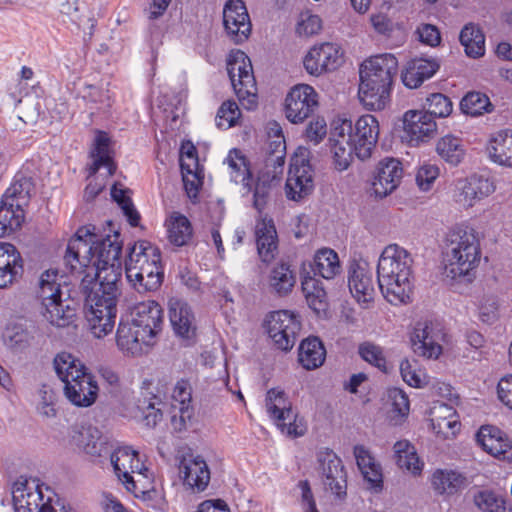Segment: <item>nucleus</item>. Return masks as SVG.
I'll return each instance as SVG.
<instances>
[{"label": "nucleus", "mask_w": 512, "mask_h": 512, "mask_svg": "<svg viewBox=\"0 0 512 512\" xmlns=\"http://www.w3.org/2000/svg\"><path fill=\"white\" fill-rule=\"evenodd\" d=\"M136 451L128 446L118 447L110 451V461L118 479L125 485L126 489L134 494H145L144 489H139L141 479H135L129 474V465L133 463Z\"/></svg>", "instance_id": "31"}, {"label": "nucleus", "mask_w": 512, "mask_h": 512, "mask_svg": "<svg viewBox=\"0 0 512 512\" xmlns=\"http://www.w3.org/2000/svg\"><path fill=\"white\" fill-rule=\"evenodd\" d=\"M433 489L440 495L452 496L464 490L469 482L465 474L453 469H437L431 479Z\"/></svg>", "instance_id": "38"}, {"label": "nucleus", "mask_w": 512, "mask_h": 512, "mask_svg": "<svg viewBox=\"0 0 512 512\" xmlns=\"http://www.w3.org/2000/svg\"><path fill=\"white\" fill-rule=\"evenodd\" d=\"M267 333L275 347L290 351L301 330V322L295 313L288 310L271 312L266 320Z\"/></svg>", "instance_id": "11"}, {"label": "nucleus", "mask_w": 512, "mask_h": 512, "mask_svg": "<svg viewBox=\"0 0 512 512\" xmlns=\"http://www.w3.org/2000/svg\"><path fill=\"white\" fill-rule=\"evenodd\" d=\"M443 338L439 324L432 321L418 322L411 335L412 349L419 356L437 359L442 354Z\"/></svg>", "instance_id": "13"}, {"label": "nucleus", "mask_w": 512, "mask_h": 512, "mask_svg": "<svg viewBox=\"0 0 512 512\" xmlns=\"http://www.w3.org/2000/svg\"><path fill=\"white\" fill-rule=\"evenodd\" d=\"M439 68L440 64L434 58L411 59L401 70L402 83L409 89H416L433 77Z\"/></svg>", "instance_id": "28"}, {"label": "nucleus", "mask_w": 512, "mask_h": 512, "mask_svg": "<svg viewBox=\"0 0 512 512\" xmlns=\"http://www.w3.org/2000/svg\"><path fill=\"white\" fill-rule=\"evenodd\" d=\"M223 25L226 34L235 44H241L249 38L252 25L242 0L226 2L223 8Z\"/></svg>", "instance_id": "14"}, {"label": "nucleus", "mask_w": 512, "mask_h": 512, "mask_svg": "<svg viewBox=\"0 0 512 512\" xmlns=\"http://www.w3.org/2000/svg\"><path fill=\"white\" fill-rule=\"evenodd\" d=\"M131 322L142 332L141 335L155 342L156 336L162 330L163 310L152 300L141 302L134 307Z\"/></svg>", "instance_id": "21"}, {"label": "nucleus", "mask_w": 512, "mask_h": 512, "mask_svg": "<svg viewBox=\"0 0 512 512\" xmlns=\"http://www.w3.org/2000/svg\"><path fill=\"white\" fill-rule=\"evenodd\" d=\"M31 327V321L24 317H17L10 321L2 335L5 347L15 355L25 353L32 341Z\"/></svg>", "instance_id": "26"}, {"label": "nucleus", "mask_w": 512, "mask_h": 512, "mask_svg": "<svg viewBox=\"0 0 512 512\" xmlns=\"http://www.w3.org/2000/svg\"><path fill=\"white\" fill-rule=\"evenodd\" d=\"M55 373L63 385V394L70 404L78 408L94 405L99 385L86 365L73 354L62 351L53 360Z\"/></svg>", "instance_id": "5"}, {"label": "nucleus", "mask_w": 512, "mask_h": 512, "mask_svg": "<svg viewBox=\"0 0 512 512\" xmlns=\"http://www.w3.org/2000/svg\"><path fill=\"white\" fill-rule=\"evenodd\" d=\"M160 250L149 241H138L131 248L125 262L127 277H137L139 270L153 263H160Z\"/></svg>", "instance_id": "30"}, {"label": "nucleus", "mask_w": 512, "mask_h": 512, "mask_svg": "<svg viewBox=\"0 0 512 512\" xmlns=\"http://www.w3.org/2000/svg\"><path fill=\"white\" fill-rule=\"evenodd\" d=\"M92 164L89 167V175L92 176L97 173L101 167H106L108 175H113L116 166L110 155V138L107 133L97 131L93 142V149L91 150Z\"/></svg>", "instance_id": "40"}, {"label": "nucleus", "mask_w": 512, "mask_h": 512, "mask_svg": "<svg viewBox=\"0 0 512 512\" xmlns=\"http://www.w3.org/2000/svg\"><path fill=\"white\" fill-rule=\"evenodd\" d=\"M379 136V123L375 116H361L347 134L354 147V154L360 160L371 157Z\"/></svg>", "instance_id": "15"}, {"label": "nucleus", "mask_w": 512, "mask_h": 512, "mask_svg": "<svg viewBox=\"0 0 512 512\" xmlns=\"http://www.w3.org/2000/svg\"><path fill=\"white\" fill-rule=\"evenodd\" d=\"M168 240L171 244L181 247L192 240L193 229L188 218L179 212H173L166 221Z\"/></svg>", "instance_id": "46"}, {"label": "nucleus", "mask_w": 512, "mask_h": 512, "mask_svg": "<svg viewBox=\"0 0 512 512\" xmlns=\"http://www.w3.org/2000/svg\"><path fill=\"white\" fill-rule=\"evenodd\" d=\"M403 176L402 164L395 158H385L377 166V174L372 183L376 196L383 198L392 193Z\"/></svg>", "instance_id": "24"}, {"label": "nucleus", "mask_w": 512, "mask_h": 512, "mask_svg": "<svg viewBox=\"0 0 512 512\" xmlns=\"http://www.w3.org/2000/svg\"><path fill=\"white\" fill-rule=\"evenodd\" d=\"M72 442L87 455L97 458L110 453L108 441L96 427H81L73 431Z\"/></svg>", "instance_id": "32"}, {"label": "nucleus", "mask_w": 512, "mask_h": 512, "mask_svg": "<svg viewBox=\"0 0 512 512\" xmlns=\"http://www.w3.org/2000/svg\"><path fill=\"white\" fill-rule=\"evenodd\" d=\"M476 441L485 452L496 459L512 462V444L497 427L482 426L476 435Z\"/></svg>", "instance_id": "23"}, {"label": "nucleus", "mask_w": 512, "mask_h": 512, "mask_svg": "<svg viewBox=\"0 0 512 512\" xmlns=\"http://www.w3.org/2000/svg\"><path fill=\"white\" fill-rule=\"evenodd\" d=\"M34 505L37 508V512H69L64 506L57 510V506H60V499L58 495L47 485L41 483L37 484L34 490Z\"/></svg>", "instance_id": "52"}, {"label": "nucleus", "mask_w": 512, "mask_h": 512, "mask_svg": "<svg viewBox=\"0 0 512 512\" xmlns=\"http://www.w3.org/2000/svg\"><path fill=\"white\" fill-rule=\"evenodd\" d=\"M278 178L275 174L271 175L269 172H262L257 179L254 189V207L261 212L271 196L273 187L277 185Z\"/></svg>", "instance_id": "53"}, {"label": "nucleus", "mask_w": 512, "mask_h": 512, "mask_svg": "<svg viewBox=\"0 0 512 512\" xmlns=\"http://www.w3.org/2000/svg\"><path fill=\"white\" fill-rule=\"evenodd\" d=\"M311 166L302 157L291 159L285 190L288 199L299 201L308 196L313 190Z\"/></svg>", "instance_id": "16"}, {"label": "nucleus", "mask_w": 512, "mask_h": 512, "mask_svg": "<svg viewBox=\"0 0 512 512\" xmlns=\"http://www.w3.org/2000/svg\"><path fill=\"white\" fill-rule=\"evenodd\" d=\"M96 235L89 227L78 229L67 244L64 260L70 271L80 279L87 273L95 258L94 243Z\"/></svg>", "instance_id": "9"}, {"label": "nucleus", "mask_w": 512, "mask_h": 512, "mask_svg": "<svg viewBox=\"0 0 512 512\" xmlns=\"http://www.w3.org/2000/svg\"><path fill=\"white\" fill-rule=\"evenodd\" d=\"M487 149L493 162L512 167V129L501 130L493 134Z\"/></svg>", "instance_id": "41"}, {"label": "nucleus", "mask_w": 512, "mask_h": 512, "mask_svg": "<svg viewBox=\"0 0 512 512\" xmlns=\"http://www.w3.org/2000/svg\"><path fill=\"white\" fill-rule=\"evenodd\" d=\"M352 131V122L342 120L334 123L331 131V150L333 153L334 165L338 171L348 169L352 160L354 147L347 134Z\"/></svg>", "instance_id": "20"}, {"label": "nucleus", "mask_w": 512, "mask_h": 512, "mask_svg": "<svg viewBox=\"0 0 512 512\" xmlns=\"http://www.w3.org/2000/svg\"><path fill=\"white\" fill-rule=\"evenodd\" d=\"M425 113H429L431 117H447L451 114L453 105L451 100L442 93H432L426 98L423 105Z\"/></svg>", "instance_id": "58"}, {"label": "nucleus", "mask_w": 512, "mask_h": 512, "mask_svg": "<svg viewBox=\"0 0 512 512\" xmlns=\"http://www.w3.org/2000/svg\"><path fill=\"white\" fill-rule=\"evenodd\" d=\"M400 373L404 382L414 388H423L429 384V376L416 361L404 359L400 363Z\"/></svg>", "instance_id": "54"}, {"label": "nucleus", "mask_w": 512, "mask_h": 512, "mask_svg": "<svg viewBox=\"0 0 512 512\" xmlns=\"http://www.w3.org/2000/svg\"><path fill=\"white\" fill-rule=\"evenodd\" d=\"M436 151L441 159L453 166L458 165L465 155L462 140L453 135L440 138L436 144Z\"/></svg>", "instance_id": "49"}, {"label": "nucleus", "mask_w": 512, "mask_h": 512, "mask_svg": "<svg viewBox=\"0 0 512 512\" xmlns=\"http://www.w3.org/2000/svg\"><path fill=\"white\" fill-rule=\"evenodd\" d=\"M318 460L325 489L331 491L338 499L345 498L347 480L341 459L334 452L326 450L319 453Z\"/></svg>", "instance_id": "19"}, {"label": "nucleus", "mask_w": 512, "mask_h": 512, "mask_svg": "<svg viewBox=\"0 0 512 512\" xmlns=\"http://www.w3.org/2000/svg\"><path fill=\"white\" fill-rule=\"evenodd\" d=\"M459 39L469 57L478 58L484 55L485 36L477 25L466 24L460 32Z\"/></svg>", "instance_id": "48"}, {"label": "nucleus", "mask_w": 512, "mask_h": 512, "mask_svg": "<svg viewBox=\"0 0 512 512\" xmlns=\"http://www.w3.org/2000/svg\"><path fill=\"white\" fill-rule=\"evenodd\" d=\"M306 272L310 275H319L324 279H333L340 272V262L337 253L330 248H322L318 250L313 261L304 262Z\"/></svg>", "instance_id": "39"}, {"label": "nucleus", "mask_w": 512, "mask_h": 512, "mask_svg": "<svg viewBox=\"0 0 512 512\" xmlns=\"http://www.w3.org/2000/svg\"><path fill=\"white\" fill-rule=\"evenodd\" d=\"M342 61V52L337 44L322 43L312 47L304 58L306 71L314 76L336 70Z\"/></svg>", "instance_id": "17"}, {"label": "nucleus", "mask_w": 512, "mask_h": 512, "mask_svg": "<svg viewBox=\"0 0 512 512\" xmlns=\"http://www.w3.org/2000/svg\"><path fill=\"white\" fill-rule=\"evenodd\" d=\"M180 153V166L182 173H190L193 172V169H198L199 163L197 150L192 143L187 142L182 144Z\"/></svg>", "instance_id": "64"}, {"label": "nucleus", "mask_w": 512, "mask_h": 512, "mask_svg": "<svg viewBox=\"0 0 512 512\" xmlns=\"http://www.w3.org/2000/svg\"><path fill=\"white\" fill-rule=\"evenodd\" d=\"M326 357V350L317 337H310L303 340L299 347L298 360L306 370H313L320 367Z\"/></svg>", "instance_id": "45"}, {"label": "nucleus", "mask_w": 512, "mask_h": 512, "mask_svg": "<svg viewBox=\"0 0 512 512\" xmlns=\"http://www.w3.org/2000/svg\"><path fill=\"white\" fill-rule=\"evenodd\" d=\"M121 250L122 245L119 241L118 233L113 236H107L101 240H96V243H94L95 258L86 274H89L91 270L97 273V275L103 270H113L115 273L121 274Z\"/></svg>", "instance_id": "18"}, {"label": "nucleus", "mask_w": 512, "mask_h": 512, "mask_svg": "<svg viewBox=\"0 0 512 512\" xmlns=\"http://www.w3.org/2000/svg\"><path fill=\"white\" fill-rule=\"evenodd\" d=\"M266 409L282 432L295 437L304 435L306 426L292 410L291 403L284 391L275 388L270 389L266 395Z\"/></svg>", "instance_id": "10"}, {"label": "nucleus", "mask_w": 512, "mask_h": 512, "mask_svg": "<svg viewBox=\"0 0 512 512\" xmlns=\"http://www.w3.org/2000/svg\"><path fill=\"white\" fill-rule=\"evenodd\" d=\"M397 68L396 57L389 53L375 55L362 62L358 96L366 109L383 110L389 104Z\"/></svg>", "instance_id": "3"}, {"label": "nucleus", "mask_w": 512, "mask_h": 512, "mask_svg": "<svg viewBox=\"0 0 512 512\" xmlns=\"http://www.w3.org/2000/svg\"><path fill=\"white\" fill-rule=\"evenodd\" d=\"M433 431L444 439L455 437L460 430L456 410L445 403H435L430 411Z\"/></svg>", "instance_id": "33"}, {"label": "nucleus", "mask_w": 512, "mask_h": 512, "mask_svg": "<svg viewBox=\"0 0 512 512\" xmlns=\"http://www.w3.org/2000/svg\"><path fill=\"white\" fill-rule=\"evenodd\" d=\"M184 484L196 491H203L210 482V470L206 461L199 455L183 458L179 466Z\"/></svg>", "instance_id": "29"}, {"label": "nucleus", "mask_w": 512, "mask_h": 512, "mask_svg": "<svg viewBox=\"0 0 512 512\" xmlns=\"http://www.w3.org/2000/svg\"><path fill=\"white\" fill-rule=\"evenodd\" d=\"M302 290L309 307L317 314L325 312L327 308V294L322 283L306 272V265L302 266Z\"/></svg>", "instance_id": "43"}, {"label": "nucleus", "mask_w": 512, "mask_h": 512, "mask_svg": "<svg viewBox=\"0 0 512 512\" xmlns=\"http://www.w3.org/2000/svg\"><path fill=\"white\" fill-rule=\"evenodd\" d=\"M32 174L29 168L16 173L10 187L0 200V238L21 229L31 202Z\"/></svg>", "instance_id": "6"}, {"label": "nucleus", "mask_w": 512, "mask_h": 512, "mask_svg": "<svg viewBox=\"0 0 512 512\" xmlns=\"http://www.w3.org/2000/svg\"><path fill=\"white\" fill-rule=\"evenodd\" d=\"M23 259L11 243L0 242V290L10 287L23 275Z\"/></svg>", "instance_id": "27"}, {"label": "nucleus", "mask_w": 512, "mask_h": 512, "mask_svg": "<svg viewBox=\"0 0 512 512\" xmlns=\"http://www.w3.org/2000/svg\"><path fill=\"white\" fill-rule=\"evenodd\" d=\"M61 279L58 270H47L42 273L37 298L41 303V315L54 326L66 327L75 317V310L68 304H63Z\"/></svg>", "instance_id": "7"}, {"label": "nucleus", "mask_w": 512, "mask_h": 512, "mask_svg": "<svg viewBox=\"0 0 512 512\" xmlns=\"http://www.w3.org/2000/svg\"><path fill=\"white\" fill-rule=\"evenodd\" d=\"M226 163L230 170L231 180L250 187L251 173L246 158L241 151L237 149L231 150L226 158Z\"/></svg>", "instance_id": "51"}, {"label": "nucleus", "mask_w": 512, "mask_h": 512, "mask_svg": "<svg viewBox=\"0 0 512 512\" xmlns=\"http://www.w3.org/2000/svg\"><path fill=\"white\" fill-rule=\"evenodd\" d=\"M491 106L489 98L480 92H469L460 102V108L463 113L471 116H478L484 112H489Z\"/></svg>", "instance_id": "55"}, {"label": "nucleus", "mask_w": 512, "mask_h": 512, "mask_svg": "<svg viewBox=\"0 0 512 512\" xmlns=\"http://www.w3.org/2000/svg\"><path fill=\"white\" fill-rule=\"evenodd\" d=\"M111 196L122 209L124 215L127 217L128 222L132 226H137L139 224L140 215L134 208L130 197L126 195V191L113 186L111 190Z\"/></svg>", "instance_id": "60"}, {"label": "nucleus", "mask_w": 512, "mask_h": 512, "mask_svg": "<svg viewBox=\"0 0 512 512\" xmlns=\"http://www.w3.org/2000/svg\"><path fill=\"white\" fill-rule=\"evenodd\" d=\"M395 460L399 468L412 472L420 473L423 464L417 456L414 446L408 441L401 440L394 444Z\"/></svg>", "instance_id": "50"}, {"label": "nucleus", "mask_w": 512, "mask_h": 512, "mask_svg": "<svg viewBox=\"0 0 512 512\" xmlns=\"http://www.w3.org/2000/svg\"><path fill=\"white\" fill-rule=\"evenodd\" d=\"M141 333L132 322H120L116 333L118 348L127 355L142 354L143 346L153 345L154 342Z\"/></svg>", "instance_id": "34"}, {"label": "nucleus", "mask_w": 512, "mask_h": 512, "mask_svg": "<svg viewBox=\"0 0 512 512\" xmlns=\"http://www.w3.org/2000/svg\"><path fill=\"white\" fill-rule=\"evenodd\" d=\"M413 259L397 244H390L381 253L377 265L379 289L391 304L406 303L412 290Z\"/></svg>", "instance_id": "4"}, {"label": "nucleus", "mask_w": 512, "mask_h": 512, "mask_svg": "<svg viewBox=\"0 0 512 512\" xmlns=\"http://www.w3.org/2000/svg\"><path fill=\"white\" fill-rule=\"evenodd\" d=\"M239 116L240 110L236 102L226 101L220 106L218 110L217 125L218 127L230 128L235 125Z\"/></svg>", "instance_id": "62"}, {"label": "nucleus", "mask_w": 512, "mask_h": 512, "mask_svg": "<svg viewBox=\"0 0 512 512\" xmlns=\"http://www.w3.org/2000/svg\"><path fill=\"white\" fill-rule=\"evenodd\" d=\"M443 255L445 277L472 281L482 256L478 232L467 224L452 227L445 237Z\"/></svg>", "instance_id": "2"}, {"label": "nucleus", "mask_w": 512, "mask_h": 512, "mask_svg": "<svg viewBox=\"0 0 512 512\" xmlns=\"http://www.w3.org/2000/svg\"><path fill=\"white\" fill-rule=\"evenodd\" d=\"M359 354L363 360L380 370L386 369V359L380 346L365 342L359 346Z\"/></svg>", "instance_id": "61"}, {"label": "nucleus", "mask_w": 512, "mask_h": 512, "mask_svg": "<svg viewBox=\"0 0 512 512\" xmlns=\"http://www.w3.org/2000/svg\"><path fill=\"white\" fill-rule=\"evenodd\" d=\"M30 496L28 479L20 476L12 485V500L15 512H31Z\"/></svg>", "instance_id": "57"}, {"label": "nucleus", "mask_w": 512, "mask_h": 512, "mask_svg": "<svg viewBox=\"0 0 512 512\" xmlns=\"http://www.w3.org/2000/svg\"><path fill=\"white\" fill-rule=\"evenodd\" d=\"M163 278V270L160 263L146 265L139 270V275L135 277H127L128 282L139 293L155 291L161 285Z\"/></svg>", "instance_id": "47"}, {"label": "nucleus", "mask_w": 512, "mask_h": 512, "mask_svg": "<svg viewBox=\"0 0 512 512\" xmlns=\"http://www.w3.org/2000/svg\"><path fill=\"white\" fill-rule=\"evenodd\" d=\"M403 129L408 141L417 145L431 138L437 129L435 120L429 113L420 110H409L403 117Z\"/></svg>", "instance_id": "25"}, {"label": "nucleus", "mask_w": 512, "mask_h": 512, "mask_svg": "<svg viewBox=\"0 0 512 512\" xmlns=\"http://www.w3.org/2000/svg\"><path fill=\"white\" fill-rule=\"evenodd\" d=\"M31 78L32 69L30 67L23 66L20 78L9 88V96L14 101L15 106L20 104L23 98L29 97L32 90V87L29 84V80Z\"/></svg>", "instance_id": "59"}, {"label": "nucleus", "mask_w": 512, "mask_h": 512, "mask_svg": "<svg viewBox=\"0 0 512 512\" xmlns=\"http://www.w3.org/2000/svg\"><path fill=\"white\" fill-rule=\"evenodd\" d=\"M318 106V95L307 84L294 86L285 99L286 118L294 124L302 123Z\"/></svg>", "instance_id": "12"}, {"label": "nucleus", "mask_w": 512, "mask_h": 512, "mask_svg": "<svg viewBox=\"0 0 512 512\" xmlns=\"http://www.w3.org/2000/svg\"><path fill=\"white\" fill-rule=\"evenodd\" d=\"M227 72L240 104L247 110L257 106V86L249 57L241 50L231 52Z\"/></svg>", "instance_id": "8"}, {"label": "nucleus", "mask_w": 512, "mask_h": 512, "mask_svg": "<svg viewBox=\"0 0 512 512\" xmlns=\"http://www.w3.org/2000/svg\"><path fill=\"white\" fill-rule=\"evenodd\" d=\"M169 318L177 336L183 339H191L195 335V319L187 303L177 299L170 300Z\"/></svg>", "instance_id": "35"}, {"label": "nucleus", "mask_w": 512, "mask_h": 512, "mask_svg": "<svg viewBox=\"0 0 512 512\" xmlns=\"http://www.w3.org/2000/svg\"><path fill=\"white\" fill-rule=\"evenodd\" d=\"M474 504L483 512H509L505 500L489 490H482L475 493Z\"/></svg>", "instance_id": "56"}, {"label": "nucleus", "mask_w": 512, "mask_h": 512, "mask_svg": "<svg viewBox=\"0 0 512 512\" xmlns=\"http://www.w3.org/2000/svg\"><path fill=\"white\" fill-rule=\"evenodd\" d=\"M440 173L439 167L435 164H423L417 171L416 182L423 191L431 189L434 181Z\"/></svg>", "instance_id": "63"}, {"label": "nucleus", "mask_w": 512, "mask_h": 512, "mask_svg": "<svg viewBox=\"0 0 512 512\" xmlns=\"http://www.w3.org/2000/svg\"><path fill=\"white\" fill-rule=\"evenodd\" d=\"M354 456L364 479L374 488L381 487V466L376 462L370 451L363 445H356L354 447Z\"/></svg>", "instance_id": "44"}, {"label": "nucleus", "mask_w": 512, "mask_h": 512, "mask_svg": "<svg viewBox=\"0 0 512 512\" xmlns=\"http://www.w3.org/2000/svg\"><path fill=\"white\" fill-rule=\"evenodd\" d=\"M121 276L113 270H103L98 275L91 270L81 278L79 290L85 299V316L96 338L105 337L114 328Z\"/></svg>", "instance_id": "1"}, {"label": "nucleus", "mask_w": 512, "mask_h": 512, "mask_svg": "<svg viewBox=\"0 0 512 512\" xmlns=\"http://www.w3.org/2000/svg\"><path fill=\"white\" fill-rule=\"evenodd\" d=\"M257 251L262 262H271L278 250L277 232L271 219H262L255 227Z\"/></svg>", "instance_id": "36"}, {"label": "nucleus", "mask_w": 512, "mask_h": 512, "mask_svg": "<svg viewBox=\"0 0 512 512\" xmlns=\"http://www.w3.org/2000/svg\"><path fill=\"white\" fill-rule=\"evenodd\" d=\"M495 191L494 183L487 177L472 175L458 181L455 201L464 208L472 207L477 201Z\"/></svg>", "instance_id": "22"}, {"label": "nucleus", "mask_w": 512, "mask_h": 512, "mask_svg": "<svg viewBox=\"0 0 512 512\" xmlns=\"http://www.w3.org/2000/svg\"><path fill=\"white\" fill-rule=\"evenodd\" d=\"M348 286L359 303H370L375 295L371 273L363 266H352L349 271Z\"/></svg>", "instance_id": "37"}, {"label": "nucleus", "mask_w": 512, "mask_h": 512, "mask_svg": "<svg viewBox=\"0 0 512 512\" xmlns=\"http://www.w3.org/2000/svg\"><path fill=\"white\" fill-rule=\"evenodd\" d=\"M267 283L272 293L286 296L292 292L296 284V274L288 263L280 262L271 268Z\"/></svg>", "instance_id": "42"}]
</instances>
